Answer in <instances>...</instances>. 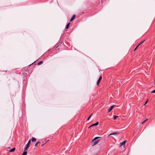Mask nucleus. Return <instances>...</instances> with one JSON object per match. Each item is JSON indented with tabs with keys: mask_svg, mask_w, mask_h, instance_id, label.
<instances>
[{
	"mask_svg": "<svg viewBox=\"0 0 155 155\" xmlns=\"http://www.w3.org/2000/svg\"><path fill=\"white\" fill-rule=\"evenodd\" d=\"M100 141V140H98L96 141L94 140V141H93V140L92 141V143H93V146H94L96 144H97Z\"/></svg>",
	"mask_w": 155,
	"mask_h": 155,
	"instance_id": "f257e3e1",
	"label": "nucleus"
},
{
	"mask_svg": "<svg viewBox=\"0 0 155 155\" xmlns=\"http://www.w3.org/2000/svg\"><path fill=\"white\" fill-rule=\"evenodd\" d=\"M102 79V76L101 75V76H100L98 80V81L97 82V86H98L99 85V83H100L101 80Z\"/></svg>",
	"mask_w": 155,
	"mask_h": 155,
	"instance_id": "f03ea898",
	"label": "nucleus"
},
{
	"mask_svg": "<svg viewBox=\"0 0 155 155\" xmlns=\"http://www.w3.org/2000/svg\"><path fill=\"white\" fill-rule=\"evenodd\" d=\"M114 106V105H113L111 106L110 107L108 110V113L109 112L112 110Z\"/></svg>",
	"mask_w": 155,
	"mask_h": 155,
	"instance_id": "7ed1b4c3",
	"label": "nucleus"
},
{
	"mask_svg": "<svg viewBox=\"0 0 155 155\" xmlns=\"http://www.w3.org/2000/svg\"><path fill=\"white\" fill-rule=\"evenodd\" d=\"M75 16H76L75 15H73V16L71 18L70 20V21H73L74 20V19L75 18Z\"/></svg>",
	"mask_w": 155,
	"mask_h": 155,
	"instance_id": "20e7f679",
	"label": "nucleus"
},
{
	"mask_svg": "<svg viewBox=\"0 0 155 155\" xmlns=\"http://www.w3.org/2000/svg\"><path fill=\"white\" fill-rule=\"evenodd\" d=\"M99 124V122H97L96 123H95V124H92L91 126H97V125ZM90 127H89V128Z\"/></svg>",
	"mask_w": 155,
	"mask_h": 155,
	"instance_id": "39448f33",
	"label": "nucleus"
},
{
	"mask_svg": "<svg viewBox=\"0 0 155 155\" xmlns=\"http://www.w3.org/2000/svg\"><path fill=\"white\" fill-rule=\"evenodd\" d=\"M126 142V140H125L124 141L122 142L121 143H120V146H122Z\"/></svg>",
	"mask_w": 155,
	"mask_h": 155,
	"instance_id": "423d86ee",
	"label": "nucleus"
},
{
	"mask_svg": "<svg viewBox=\"0 0 155 155\" xmlns=\"http://www.w3.org/2000/svg\"><path fill=\"white\" fill-rule=\"evenodd\" d=\"M15 150V148H13L12 149H11L9 150V151L10 152H12L14 151Z\"/></svg>",
	"mask_w": 155,
	"mask_h": 155,
	"instance_id": "0eeeda50",
	"label": "nucleus"
},
{
	"mask_svg": "<svg viewBox=\"0 0 155 155\" xmlns=\"http://www.w3.org/2000/svg\"><path fill=\"white\" fill-rule=\"evenodd\" d=\"M31 140H29V141H28V143L26 144V145L27 146H28L29 147L30 146V143H31Z\"/></svg>",
	"mask_w": 155,
	"mask_h": 155,
	"instance_id": "6e6552de",
	"label": "nucleus"
},
{
	"mask_svg": "<svg viewBox=\"0 0 155 155\" xmlns=\"http://www.w3.org/2000/svg\"><path fill=\"white\" fill-rule=\"evenodd\" d=\"M36 140V139L34 138V137H32L31 139V140L32 142H35V141Z\"/></svg>",
	"mask_w": 155,
	"mask_h": 155,
	"instance_id": "1a4fd4ad",
	"label": "nucleus"
},
{
	"mask_svg": "<svg viewBox=\"0 0 155 155\" xmlns=\"http://www.w3.org/2000/svg\"><path fill=\"white\" fill-rule=\"evenodd\" d=\"M43 63V61H41L39 62L37 64L38 65H40L42 64Z\"/></svg>",
	"mask_w": 155,
	"mask_h": 155,
	"instance_id": "9d476101",
	"label": "nucleus"
},
{
	"mask_svg": "<svg viewBox=\"0 0 155 155\" xmlns=\"http://www.w3.org/2000/svg\"><path fill=\"white\" fill-rule=\"evenodd\" d=\"M100 137H95V138H94L93 140V141H94V140L100 138Z\"/></svg>",
	"mask_w": 155,
	"mask_h": 155,
	"instance_id": "9b49d317",
	"label": "nucleus"
},
{
	"mask_svg": "<svg viewBox=\"0 0 155 155\" xmlns=\"http://www.w3.org/2000/svg\"><path fill=\"white\" fill-rule=\"evenodd\" d=\"M27 151H24L22 154V155H27Z\"/></svg>",
	"mask_w": 155,
	"mask_h": 155,
	"instance_id": "f8f14e48",
	"label": "nucleus"
},
{
	"mask_svg": "<svg viewBox=\"0 0 155 155\" xmlns=\"http://www.w3.org/2000/svg\"><path fill=\"white\" fill-rule=\"evenodd\" d=\"M119 134L118 133L115 132V133H111V134H110V135H113V134Z\"/></svg>",
	"mask_w": 155,
	"mask_h": 155,
	"instance_id": "ddd939ff",
	"label": "nucleus"
},
{
	"mask_svg": "<svg viewBox=\"0 0 155 155\" xmlns=\"http://www.w3.org/2000/svg\"><path fill=\"white\" fill-rule=\"evenodd\" d=\"M29 147L28 146H27L26 145V147H25L24 148L25 151L26 150H27V149Z\"/></svg>",
	"mask_w": 155,
	"mask_h": 155,
	"instance_id": "4468645a",
	"label": "nucleus"
},
{
	"mask_svg": "<svg viewBox=\"0 0 155 155\" xmlns=\"http://www.w3.org/2000/svg\"><path fill=\"white\" fill-rule=\"evenodd\" d=\"M70 23H68L66 25V29H68V27H69V25H70Z\"/></svg>",
	"mask_w": 155,
	"mask_h": 155,
	"instance_id": "2eb2a0df",
	"label": "nucleus"
},
{
	"mask_svg": "<svg viewBox=\"0 0 155 155\" xmlns=\"http://www.w3.org/2000/svg\"><path fill=\"white\" fill-rule=\"evenodd\" d=\"M40 142L39 141H38L35 144V147H37L38 145V144L39 143H40Z\"/></svg>",
	"mask_w": 155,
	"mask_h": 155,
	"instance_id": "dca6fc26",
	"label": "nucleus"
},
{
	"mask_svg": "<svg viewBox=\"0 0 155 155\" xmlns=\"http://www.w3.org/2000/svg\"><path fill=\"white\" fill-rule=\"evenodd\" d=\"M114 120H115L118 117V116H114Z\"/></svg>",
	"mask_w": 155,
	"mask_h": 155,
	"instance_id": "f3484780",
	"label": "nucleus"
},
{
	"mask_svg": "<svg viewBox=\"0 0 155 155\" xmlns=\"http://www.w3.org/2000/svg\"><path fill=\"white\" fill-rule=\"evenodd\" d=\"M148 99H147V101H146V102H145V104H144V105H145L147 104V103L148 102Z\"/></svg>",
	"mask_w": 155,
	"mask_h": 155,
	"instance_id": "a211bd4d",
	"label": "nucleus"
},
{
	"mask_svg": "<svg viewBox=\"0 0 155 155\" xmlns=\"http://www.w3.org/2000/svg\"><path fill=\"white\" fill-rule=\"evenodd\" d=\"M92 114H91L90 116L88 118V119H87V120H88L90 118V117H91V115H92Z\"/></svg>",
	"mask_w": 155,
	"mask_h": 155,
	"instance_id": "6ab92c4d",
	"label": "nucleus"
},
{
	"mask_svg": "<svg viewBox=\"0 0 155 155\" xmlns=\"http://www.w3.org/2000/svg\"><path fill=\"white\" fill-rule=\"evenodd\" d=\"M151 93H155V89L154 90L151 91Z\"/></svg>",
	"mask_w": 155,
	"mask_h": 155,
	"instance_id": "aec40b11",
	"label": "nucleus"
},
{
	"mask_svg": "<svg viewBox=\"0 0 155 155\" xmlns=\"http://www.w3.org/2000/svg\"><path fill=\"white\" fill-rule=\"evenodd\" d=\"M148 120V119H147L144 121H143V122L145 123L146 121H147Z\"/></svg>",
	"mask_w": 155,
	"mask_h": 155,
	"instance_id": "412c9836",
	"label": "nucleus"
},
{
	"mask_svg": "<svg viewBox=\"0 0 155 155\" xmlns=\"http://www.w3.org/2000/svg\"><path fill=\"white\" fill-rule=\"evenodd\" d=\"M144 41V40L143 41L141 42H140L139 44H140V45H141V44H142Z\"/></svg>",
	"mask_w": 155,
	"mask_h": 155,
	"instance_id": "4be33fe9",
	"label": "nucleus"
},
{
	"mask_svg": "<svg viewBox=\"0 0 155 155\" xmlns=\"http://www.w3.org/2000/svg\"><path fill=\"white\" fill-rule=\"evenodd\" d=\"M140 45V44H139L136 47V48H137Z\"/></svg>",
	"mask_w": 155,
	"mask_h": 155,
	"instance_id": "5701e85b",
	"label": "nucleus"
},
{
	"mask_svg": "<svg viewBox=\"0 0 155 155\" xmlns=\"http://www.w3.org/2000/svg\"><path fill=\"white\" fill-rule=\"evenodd\" d=\"M137 48H136H136L134 49V51H135L137 49Z\"/></svg>",
	"mask_w": 155,
	"mask_h": 155,
	"instance_id": "b1692460",
	"label": "nucleus"
},
{
	"mask_svg": "<svg viewBox=\"0 0 155 155\" xmlns=\"http://www.w3.org/2000/svg\"><path fill=\"white\" fill-rule=\"evenodd\" d=\"M144 123L143 122V121L142 123V124H143V123Z\"/></svg>",
	"mask_w": 155,
	"mask_h": 155,
	"instance_id": "393cba45",
	"label": "nucleus"
},
{
	"mask_svg": "<svg viewBox=\"0 0 155 155\" xmlns=\"http://www.w3.org/2000/svg\"><path fill=\"white\" fill-rule=\"evenodd\" d=\"M31 64H30V65H29V66H30Z\"/></svg>",
	"mask_w": 155,
	"mask_h": 155,
	"instance_id": "a878e982",
	"label": "nucleus"
}]
</instances>
